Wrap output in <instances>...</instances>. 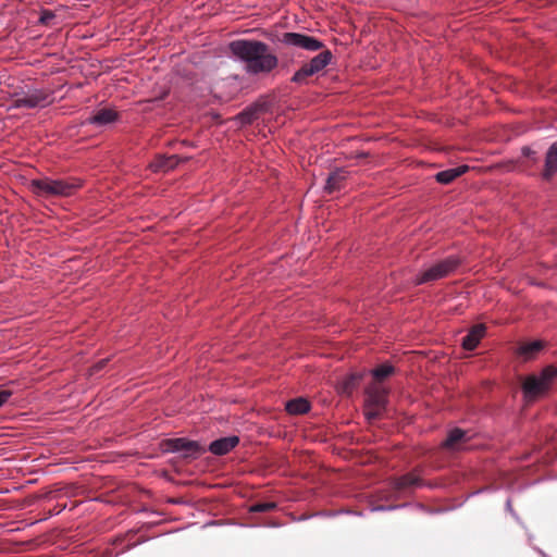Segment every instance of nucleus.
Segmentation results:
<instances>
[{"label":"nucleus","mask_w":557,"mask_h":557,"mask_svg":"<svg viewBox=\"0 0 557 557\" xmlns=\"http://www.w3.org/2000/svg\"><path fill=\"white\" fill-rule=\"evenodd\" d=\"M374 380H375V383L379 384L380 382H382L383 380H385L386 377L391 376L392 374L395 373V368L389 364V363H383V364H380L379 367L374 368L372 371H371Z\"/></svg>","instance_id":"5701e85b"},{"label":"nucleus","mask_w":557,"mask_h":557,"mask_svg":"<svg viewBox=\"0 0 557 557\" xmlns=\"http://www.w3.org/2000/svg\"><path fill=\"white\" fill-rule=\"evenodd\" d=\"M11 395L12 392L9 388L0 386V407H2L8 401Z\"/></svg>","instance_id":"393cba45"},{"label":"nucleus","mask_w":557,"mask_h":557,"mask_svg":"<svg viewBox=\"0 0 557 557\" xmlns=\"http://www.w3.org/2000/svg\"><path fill=\"white\" fill-rule=\"evenodd\" d=\"M281 41L287 46H293L307 51H318L324 47L323 42L315 37L299 33H284Z\"/></svg>","instance_id":"6e6552de"},{"label":"nucleus","mask_w":557,"mask_h":557,"mask_svg":"<svg viewBox=\"0 0 557 557\" xmlns=\"http://www.w3.org/2000/svg\"><path fill=\"white\" fill-rule=\"evenodd\" d=\"M52 102V96L50 92L44 89H34L29 90L22 96H17L13 99L11 103V108L20 109V108H28V109H37L45 108Z\"/></svg>","instance_id":"0eeeda50"},{"label":"nucleus","mask_w":557,"mask_h":557,"mask_svg":"<svg viewBox=\"0 0 557 557\" xmlns=\"http://www.w3.org/2000/svg\"><path fill=\"white\" fill-rule=\"evenodd\" d=\"M485 325L484 324H476L472 326L469 331V333L462 338V347L466 350H473L476 348L478 344L480 343L481 338L485 334Z\"/></svg>","instance_id":"dca6fc26"},{"label":"nucleus","mask_w":557,"mask_h":557,"mask_svg":"<svg viewBox=\"0 0 557 557\" xmlns=\"http://www.w3.org/2000/svg\"><path fill=\"white\" fill-rule=\"evenodd\" d=\"M119 113L112 108H100L88 116L84 124L104 127L115 123L119 120Z\"/></svg>","instance_id":"1a4fd4ad"},{"label":"nucleus","mask_w":557,"mask_h":557,"mask_svg":"<svg viewBox=\"0 0 557 557\" xmlns=\"http://www.w3.org/2000/svg\"><path fill=\"white\" fill-rule=\"evenodd\" d=\"M333 54L329 49L322 50L313 57L309 62L304 63L300 69L295 72L292 82L296 84H305L308 78L323 71L332 61Z\"/></svg>","instance_id":"423d86ee"},{"label":"nucleus","mask_w":557,"mask_h":557,"mask_svg":"<svg viewBox=\"0 0 557 557\" xmlns=\"http://www.w3.org/2000/svg\"><path fill=\"white\" fill-rule=\"evenodd\" d=\"M346 178L347 172L344 169H336L332 171L326 178L324 190L329 194L341 190Z\"/></svg>","instance_id":"2eb2a0df"},{"label":"nucleus","mask_w":557,"mask_h":557,"mask_svg":"<svg viewBox=\"0 0 557 557\" xmlns=\"http://www.w3.org/2000/svg\"><path fill=\"white\" fill-rule=\"evenodd\" d=\"M364 416L369 421L379 419L387 404L388 389L380 384H372L366 391Z\"/></svg>","instance_id":"39448f33"},{"label":"nucleus","mask_w":557,"mask_h":557,"mask_svg":"<svg viewBox=\"0 0 557 557\" xmlns=\"http://www.w3.org/2000/svg\"><path fill=\"white\" fill-rule=\"evenodd\" d=\"M543 348V344L540 341L531 342L522 344L519 349L518 354L523 356L525 359H531L534 357L541 349Z\"/></svg>","instance_id":"4be33fe9"},{"label":"nucleus","mask_w":557,"mask_h":557,"mask_svg":"<svg viewBox=\"0 0 557 557\" xmlns=\"http://www.w3.org/2000/svg\"><path fill=\"white\" fill-rule=\"evenodd\" d=\"M82 185V182L77 178L69 180H52L44 177L39 180H33L30 186L33 191L37 196H71Z\"/></svg>","instance_id":"f03ea898"},{"label":"nucleus","mask_w":557,"mask_h":557,"mask_svg":"<svg viewBox=\"0 0 557 557\" xmlns=\"http://www.w3.org/2000/svg\"><path fill=\"white\" fill-rule=\"evenodd\" d=\"M423 485L424 482L421 479L419 469H414L413 471L406 473L399 478H395L392 481V487L396 492H405Z\"/></svg>","instance_id":"9d476101"},{"label":"nucleus","mask_w":557,"mask_h":557,"mask_svg":"<svg viewBox=\"0 0 557 557\" xmlns=\"http://www.w3.org/2000/svg\"><path fill=\"white\" fill-rule=\"evenodd\" d=\"M239 443V438L235 435L222 437L213 441L209 445V450L216 456H223L234 449Z\"/></svg>","instance_id":"f8f14e48"},{"label":"nucleus","mask_w":557,"mask_h":557,"mask_svg":"<svg viewBox=\"0 0 557 557\" xmlns=\"http://www.w3.org/2000/svg\"><path fill=\"white\" fill-rule=\"evenodd\" d=\"M556 377L557 368L552 364L545 367L537 375H529L522 384L525 398L533 400L544 395L549 389Z\"/></svg>","instance_id":"7ed1b4c3"},{"label":"nucleus","mask_w":557,"mask_h":557,"mask_svg":"<svg viewBox=\"0 0 557 557\" xmlns=\"http://www.w3.org/2000/svg\"><path fill=\"white\" fill-rule=\"evenodd\" d=\"M285 409L290 414H302L309 411L310 404L305 398H295L286 403Z\"/></svg>","instance_id":"aec40b11"},{"label":"nucleus","mask_w":557,"mask_h":557,"mask_svg":"<svg viewBox=\"0 0 557 557\" xmlns=\"http://www.w3.org/2000/svg\"><path fill=\"white\" fill-rule=\"evenodd\" d=\"M469 170L468 165H459L454 169H448L445 171H441L435 175V178L441 184H450L454 182L457 177L461 176Z\"/></svg>","instance_id":"f3484780"},{"label":"nucleus","mask_w":557,"mask_h":557,"mask_svg":"<svg viewBox=\"0 0 557 557\" xmlns=\"http://www.w3.org/2000/svg\"><path fill=\"white\" fill-rule=\"evenodd\" d=\"M228 47L231 52L245 63L249 74H269L278 65V58L265 42L238 39L232 41Z\"/></svg>","instance_id":"f257e3e1"},{"label":"nucleus","mask_w":557,"mask_h":557,"mask_svg":"<svg viewBox=\"0 0 557 557\" xmlns=\"http://www.w3.org/2000/svg\"><path fill=\"white\" fill-rule=\"evenodd\" d=\"M363 377V374L360 372L350 373L345 376L339 384L341 392L347 395H350L352 391L359 385Z\"/></svg>","instance_id":"6ab92c4d"},{"label":"nucleus","mask_w":557,"mask_h":557,"mask_svg":"<svg viewBox=\"0 0 557 557\" xmlns=\"http://www.w3.org/2000/svg\"><path fill=\"white\" fill-rule=\"evenodd\" d=\"M522 152H523L524 156L529 157V156H531L532 150L529 147H524L522 149Z\"/></svg>","instance_id":"cd10ccee"},{"label":"nucleus","mask_w":557,"mask_h":557,"mask_svg":"<svg viewBox=\"0 0 557 557\" xmlns=\"http://www.w3.org/2000/svg\"><path fill=\"white\" fill-rule=\"evenodd\" d=\"M107 363V360L106 359H102L100 360L99 362H97L94 367H92V372H98L100 371Z\"/></svg>","instance_id":"bb28decb"},{"label":"nucleus","mask_w":557,"mask_h":557,"mask_svg":"<svg viewBox=\"0 0 557 557\" xmlns=\"http://www.w3.org/2000/svg\"><path fill=\"white\" fill-rule=\"evenodd\" d=\"M276 503L274 502H263V503H257V504H253L251 507H250V511L251 512H267V511H272L276 508Z\"/></svg>","instance_id":"b1692460"},{"label":"nucleus","mask_w":557,"mask_h":557,"mask_svg":"<svg viewBox=\"0 0 557 557\" xmlns=\"http://www.w3.org/2000/svg\"><path fill=\"white\" fill-rule=\"evenodd\" d=\"M460 263L461 259L457 256H449L440 260L417 275L414 284H428L447 277L457 270Z\"/></svg>","instance_id":"20e7f679"},{"label":"nucleus","mask_w":557,"mask_h":557,"mask_svg":"<svg viewBox=\"0 0 557 557\" xmlns=\"http://www.w3.org/2000/svg\"><path fill=\"white\" fill-rule=\"evenodd\" d=\"M53 18H54V14L51 11L45 10L40 14L39 23L46 25V24H49V22Z\"/></svg>","instance_id":"a878e982"},{"label":"nucleus","mask_w":557,"mask_h":557,"mask_svg":"<svg viewBox=\"0 0 557 557\" xmlns=\"http://www.w3.org/2000/svg\"><path fill=\"white\" fill-rule=\"evenodd\" d=\"M557 173V140L548 148L545 165L542 173L544 180L549 181Z\"/></svg>","instance_id":"4468645a"},{"label":"nucleus","mask_w":557,"mask_h":557,"mask_svg":"<svg viewBox=\"0 0 557 557\" xmlns=\"http://www.w3.org/2000/svg\"><path fill=\"white\" fill-rule=\"evenodd\" d=\"M262 110L263 106L256 103L243 110L235 119L243 125L251 124L259 117Z\"/></svg>","instance_id":"a211bd4d"},{"label":"nucleus","mask_w":557,"mask_h":557,"mask_svg":"<svg viewBox=\"0 0 557 557\" xmlns=\"http://www.w3.org/2000/svg\"><path fill=\"white\" fill-rule=\"evenodd\" d=\"M174 161L172 157H166L163 154L158 156L151 163L150 168L153 172H168L173 169Z\"/></svg>","instance_id":"412c9836"},{"label":"nucleus","mask_w":557,"mask_h":557,"mask_svg":"<svg viewBox=\"0 0 557 557\" xmlns=\"http://www.w3.org/2000/svg\"><path fill=\"white\" fill-rule=\"evenodd\" d=\"M469 440L468 433L459 428L449 431L447 438L442 443V447L447 450H457L460 445Z\"/></svg>","instance_id":"ddd939ff"},{"label":"nucleus","mask_w":557,"mask_h":557,"mask_svg":"<svg viewBox=\"0 0 557 557\" xmlns=\"http://www.w3.org/2000/svg\"><path fill=\"white\" fill-rule=\"evenodd\" d=\"M206 449L195 441L176 437V455L183 458H196L203 454Z\"/></svg>","instance_id":"9b49d317"}]
</instances>
